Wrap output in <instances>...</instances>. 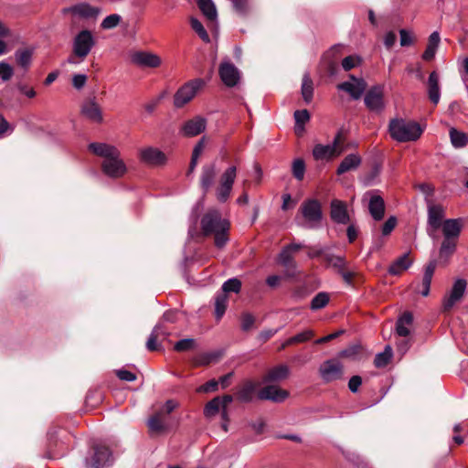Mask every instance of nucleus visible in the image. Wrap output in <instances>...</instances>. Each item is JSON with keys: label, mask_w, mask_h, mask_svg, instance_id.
<instances>
[{"label": "nucleus", "mask_w": 468, "mask_h": 468, "mask_svg": "<svg viewBox=\"0 0 468 468\" xmlns=\"http://www.w3.org/2000/svg\"><path fill=\"white\" fill-rule=\"evenodd\" d=\"M428 94L431 101L435 105L438 104L441 98V92L439 76L435 71H432L428 79Z\"/></svg>", "instance_id": "obj_28"}, {"label": "nucleus", "mask_w": 468, "mask_h": 468, "mask_svg": "<svg viewBox=\"0 0 468 468\" xmlns=\"http://www.w3.org/2000/svg\"><path fill=\"white\" fill-rule=\"evenodd\" d=\"M345 136L342 131H339L333 142L329 144H318L313 149V156L315 160H330L340 155L344 152Z\"/></svg>", "instance_id": "obj_7"}, {"label": "nucleus", "mask_w": 468, "mask_h": 468, "mask_svg": "<svg viewBox=\"0 0 468 468\" xmlns=\"http://www.w3.org/2000/svg\"><path fill=\"white\" fill-rule=\"evenodd\" d=\"M467 282L464 279L459 278L454 282L450 292L443 298L442 307L444 311L451 310L463 298Z\"/></svg>", "instance_id": "obj_15"}, {"label": "nucleus", "mask_w": 468, "mask_h": 468, "mask_svg": "<svg viewBox=\"0 0 468 468\" xmlns=\"http://www.w3.org/2000/svg\"><path fill=\"white\" fill-rule=\"evenodd\" d=\"M256 385L252 381H246L237 392V399L241 402H250L252 400Z\"/></svg>", "instance_id": "obj_34"}, {"label": "nucleus", "mask_w": 468, "mask_h": 468, "mask_svg": "<svg viewBox=\"0 0 468 468\" xmlns=\"http://www.w3.org/2000/svg\"><path fill=\"white\" fill-rule=\"evenodd\" d=\"M444 216L445 211L441 206H429L427 233L431 239H436L437 231L440 229H441L443 239L439 250V260L446 263L456 251L458 239L463 229V219H444Z\"/></svg>", "instance_id": "obj_1"}, {"label": "nucleus", "mask_w": 468, "mask_h": 468, "mask_svg": "<svg viewBox=\"0 0 468 468\" xmlns=\"http://www.w3.org/2000/svg\"><path fill=\"white\" fill-rule=\"evenodd\" d=\"M95 45L91 31L83 29L80 31L72 41V53L81 61L86 58Z\"/></svg>", "instance_id": "obj_9"}, {"label": "nucleus", "mask_w": 468, "mask_h": 468, "mask_svg": "<svg viewBox=\"0 0 468 468\" xmlns=\"http://www.w3.org/2000/svg\"><path fill=\"white\" fill-rule=\"evenodd\" d=\"M207 120L202 116H196L186 121L180 129V133L186 137H194L206 130Z\"/></svg>", "instance_id": "obj_20"}, {"label": "nucleus", "mask_w": 468, "mask_h": 468, "mask_svg": "<svg viewBox=\"0 0 468 468\" xmlns=\"http://www.w3.org/2000/svg\"><path fill=\"white\" fill-rule=\"evenodd\" d=\"M12 34L11 29L0 20V56L5 55L8 52V48L4 38L10 37Z\"/></svg>", "instance_id": "obj_46"}, {"label": "nucleus", "mask_w": 468, "mask_h": 468, "mask_svg": "<svg viewBox=\"0 0 468 468\" xmlns=\"http://www.w3.org/2000/svg\"><path fill=\"white\" fill-rule=\"evenodd\" d=\"M147 426L151 433L160 434L168 429L167 418L163 411H157L147 420Z\"/></svg>", "instance_id": "obj_23"}, {"label": "nucleus", "mask_w": 468, "mask_h": 468, "mask_svg": "<svg viewBox=\"0 0 468 468\" xmlns=\"http://www.w3.org/2000/svg\"><path fill=\"white\" fill-rule=\"evenodd\" d=\"M292 171L293 176L297 180H302L304 176V172H305V164H304L303 160L300 159V158L295 159L292 162Z\"/></svg>", "instance_id": "obj_51"}, {"label": "nucleus", "mask_w": 468, "mask_h": 468, "mask_svg": "<svg viewBox=\"0 0 468 468\" xmlns=\"http://www.w3.org/2000/svg\"><path fill=\"white\" fill-rule=\"evenodd\" d=\"M388 133L390 137L398 143L417 141L423 133L420 125L414 122L402 118H395L389 121Z\"/></svg>", "instance_id": "obj_4"}, {"label": "nucleus", "mask_w": 468, "mask_h": 468, "mask_svg": "<svg viewBox=\"0 0 468 468\" xmlns=\"http://www.w3.org/2000/svg\"><path fill=\"white\" fill-rule=\"evenodd\" d=\"M310 114L307 110H298L294 112L295 133L301 135L304 131V124L309 121Z\"/></svg>", "instance_id": "obj_38"}, {"label": "nucleus", "mask_w": 468, "mask_h": 468, "mask_svg": "<svg viewBox=\"0 0 468 468\" xmlns=\"http://www.w3.org/2000/svg\"><path fill=\"white\" fill-rule=\"evenodd\" d=\"M33 50L29 48L18 49L15 53L17 64L27 69L32 61Z\"/></svg>", "instance_id": "obj_39"}, {"label": "nucleus", "mask_w": 468, "mask_h": 468, "mask_svg": "<svg viewBox=\"0 0 468 468\" xmlns=\"http://www.w3.org/2000/svg\"><path fill=\"white\" fill-rule=\"evenodd\" d=\"M361 164V157L357 154L346 155L337 167V175H343L351 170L356 169Z\"/></svg>", "instance_id": "obj_27"}, {"label": "nucleus", "mask_w": 468, "mask_h": 468, "mask_svg": "<svg viewBox=\"0 0 468 468\" xmlns=\"http://www.w3.org/2000/svg\"><path fill=\"white\" fill-rule=\"evenodd\" d=\"M313 336L314 332L312 330H305L291 337V342H294L295 344L304 343L309 341Z\"/></svg>", "instance_id": "obj_55"}, {"label": "nucleus", "mask_w": 468, "mask_h": 468, "mask_svg": "<svg viewBox=\"0 0 468 468\" xmlns=\"http://www.w3.org/2000/svg\"><path fill=\"white\" fill-rule=\"evenodd\" d=\"M236 176L237 167L235 165L228 167L221 175L219 185L216 189V197L219 202L225 203L230 197Z\"/></svg>", "instance_id": "obj_10"}, {"label": "nucleus", "mask_w": 468, "mask_h": 468, "mask_svg": "<svg viewBox=\"0 0 468 468\" xmlns=\"http://www.w3.org/2000/svg\"><path fill=\"white\" fill-rule=\"evenodd\" d=\"M399 36H400V45L402 47L410 46L412 44V37L407 30L400 29Z\"/></svg>", "instance_id": "obj_64"}, {"label": "nucleus", "mask_w": 468, "mask_h": 468, "mask_svg": "<svg viewBox=\"0 0 468 468\" xmlns=\"http://www.w3.org/2000/svg\"><path fill=\"white\" fill-rule=\"evenodd\" d=\"M88 148L94 154L103 158L101 170L104 175L111 178H120L126 174V165L121 158L117 147L105 143H91Z\"/></svg>", "instance_id": "obj_2"}, {"label": "nucleus", "mask_w": 468, "mask_h": 468, "mask_svg": "<svg viewBox=\"0 0 468 468\" xmlns=\"http://www.w3.org/2000/svg\"><path fill=\"white\" fill-rule=\"evenodd\" d=\"M397 224V218L395 217H389L382 227V234L387 236L394 229Z\"/></svg>", "instance_id": "obj_59"}, {"label": "nucleus", "mask_w": 468, "mask_h": 468, "mask_svg": "<svg viewBox=\"0 0 468 468\" xmlns=\"http://www.w3.org/2000/svg\"><path fill=\"white\" fill-rule=\"evenodd\" d=\"M228 305V295L224 292H220L217 294L215 298V314L218 320H219L223 314H225V311L227 309Z\"/></svg>", "instance_id": "obj_43"}, {"label": "nucleus", "mask_w": 468, "mask_h": 468, "mask_svg": "<svg viewBox=\"0 0 468 468\" xmlns=\"http://www.w3.org/2000/svg\"><path fill=\"white\" fill-rule=\"evenodd\" d=\"M198 7L202 14L209 20L215 21L218 17L217 8L212 0H198Z\"/></svg>", "instance_id": "obj_36"}, {"label": "nucleus", "mask_w": 468, "mask_h": 468, "mask_svg": "<svg viewBox=\"0 0 468 468\" xmlns=\"http://www.w3.org/2000/svg\"><path fill=\"white\" fill-rule=\"evenodd\" d=\"M321 378L325 382H331L342 378L343 365L337 359H328L319 367Z\"/></svg>", "instance_id": "obj_16"}, {"label": "nucleus", "mask_w": 468, "mask_h": 468, "mask_svg": "<svg viewBox=\"0 0 468 468\" xmlns=\"http://www.w3.org/2000/svg\"><path fill=\"white\" fill-rule=\"evenodd\" d=\"M324 261L326 262L327 267L335 269L337 272L342 271V269L348 264L344 257L331 252H325L324 254Z\"/></svg>", "instance_id": "obj_35"}, {"label": "nucleus", "mask_w": 468, "mask_h": 468, "mask_svg": "<svg viewBox=\"0 0 468 468\" xmlns=\"http://www.w3.org/2000/svg\"><path fill=\"white\" fill-rule=\"evenodd\" d=\"M329 300L330 297L327 292H320L311 301L310 307L314 311L320 310L328 304Z\"/></svg>", "instance_id": "obj_45"}, {"label": "nucleus", "mask_w": 468, "mask_h": 468, "mask_svg": "<svg viewBox=\"0 0 468 468\" xmlns=\"http://www.w3.org/2000/svg\"><path fill=\"white\" fill-rule=\"evenodd\" d=\"M87 75L85 74H75L72 77V85L76 90H81L87 82Z\"/></svg>", "instance_id": "obj_56"}, {"label": "nucleus", "mask_w": 468, "mask_h": 468, "mask_svg": "<svg viewBox=\"0 0 468 468\" xmlns=\"http://www.w3.org/2000/svg\"><path fill=\"white\" fill-rule=\"evenodd\" d=\"M364 102L370 112H381L385 109L383 87L377 85L370 88L365 95Z\"/></svg>", "instance_id": "obj_13"}, {"label": "nucleus", "mask_w": 468, "mask_h": 468, "mask_svg": "<svg viewBox=\"0 0 468 468\" xmlns=\"http://www.w3.org/2000/svg\"><path fill=\"white\" fill-rule=\"evenodd\" d=\"M289 397V392L275 385H267L262 388L259 393L258 398L261 400H271L276 403L284 401Z\"/></svg>", "instance_id": "obj_21"}, {"label": "nucleus", "mask_w": 468, "mask_h": 468, "mask_svg": "<svg viewBox=\"0 0 468 468\" xmlns=\"http://www.w3.org/2000/svg\"><path fill=\"white\" fill-rule=\"evenodd\" d=\"M337 89L347 92L352 99L358 100L365 92L367 83L363 79L350 75V80L338 84Z\"/></svg>", "instance_id": "obj_19"}, {"label": "nucleus", "mask_w": 468, "mask_h": 468, "mask_svg": "<svg viewBox=\"0 0 468 468\" xmlns=\"http://www.w3.org/2000/svg\"><path fill=\"white\" fill-rule=\"evenodd\" d=\"M69 11L75 16L84 18L96 16L99 14V10L97 8L92 7L90 5L87 3L75 5L69 7Z\"/></svg>", "instance_id": "obj_33"}, {"label": "nucleus", "mask_w": 468, "mask_h": 468, "mask_svg": "<svg viewBox=\"0 0 468 468\" xmlns=\"http://www.w3.org/2000/svg\"><path fill=\"white\" fill-rule=\"evenodd\" d=\"M290 369L287 365L282 364L271 367L262 378L263 383H271L282 381L289 376Z\"/></svg>", "instance_id": "obj_24"}, {"label": "nucleus", "mask_w": 468, "mask_h": 468, "mask_svg": "<svg viewBox=\"0 0 468 468\" xmlns=\"http://www.w3.org/2000/svg\"><path fill=\"white\" fill-rule=\"evenodd\" d=\"M337 273H339L344 281V282L350 287H354V279L357 275V271L354 269H349L348 265L346 267H344L342 271H339Z\"/></svg>", "instance_id": "obj_48"}, {"label": "nucleus", "mask_w": 468, "mask_h": 468, "mask_svg": "<svg viewBox=\"0 0 468 468\" xmlns=\"http://www.w3.org/2000/svg\"><path fill=\"white\" fill-rule=\"evenodd\" d=\"M393 356V351L390 346H386L383 352H380L376 355L374 359V365L376 367L381 368L385 367L389 361L391 360Z\"/></svg>", "instance_id": "obj_40"}, {"label": "nucleus", "mask_w": 468, "mask_h": 468, "mask_svg": "<svg viewBox=\"0 0 468 468\" xmlns=\"http://www.w3.org/2000/svg\"><path fill=\"white\" fill-rule=\"evenodd\" d=\"M218 74L222 82L228 87L236 86L240 79V72L229 58L224 59L218 68Z\"/></svg>", "instance_id": "obj_14"}, {"label": "nucleus", "mask_w": 468, "mask_h": 468, "mask_svg": "<svg viewBox=\"0 0 468 468\" xmlns=\"http://www.w3.org/2000/svg\"><path fill=\"white\" fill-rule=\"evenodd\" d=\"M254 321L255 319L252 314L248 313L243 314L241 316V329L243 331L250 330L252 327Z\"/></svg>", "instance_id": "obj_57"}, {"label": "nucleus", "mask_w": 468, "mask_h": 468, "mask_svg": "<svg viewBox=\"0 0 468 468\" xmlns=\"http://www.w3.org/2000/svg\"><path fill=\"white\" fill-rule=\"evenodd\" d=\"M177 407L178 403L176 400L168 399L158 411H163V415H165L167 418V416Z\"/></svg>", "instance_id": "obj_58"}, {"label": "nucleus", "mask_w": 468, "mask_h": 468, "mask_svg": "<svg viewBox=\"0 0 468 468\" xmlns=\"http://www.w3.org/2000/svg\"><path fill=\"white\" fill-rule=\"evenodd\" d=\"M122 20V17L118 14H112L107 16L101 23V27L103 29H112L116 27Z\"/></svg>", "instance_id": "obj_50"}, {"label": "nucleus", "mask_w": 468, "mask_h": 468, "mask_svg": "<svg viewBox=\"0 0 468 468\" xmlns=\"http://www.w3.org/2000/svg\"><path fill=\"white\" fill-rule=\"evenodd\" d=\"M358 61H359L358 58H356L353 56H348L343 59L342 67L345 70L347 71V70H350L353 68H355L357 65Z\"/></svg>", "instance_id": "obj_60"}, {"label": "nucleus", "mask_w": 468, "mask_h": 468, "mask_svg": "<svg viewBox=\"0 0 468 468\" xmlns=\"http://www.w3.org/2000/svg\"><path fill=\"white\" fill-rule=\"evenodd\" d=\"M233 8L239 15H246L250 10L249 0H231Z\"/></svg>", "instance_id": "obj_54"}, {"label": "nucleus", "mask_w": 468, "mask_h": 468, "mask_svg": "<svg viewBox=\"0 0 468 468\" xmlns=\"http://www.w3.org/2000/svg\"><path fill=\"white\" fill-rule=\"evenodd\" d=\"M303 247L301 243H290L284 246L277 256V262L285 269L284 276L293 277L297 268L294 254Z\"/></svg>", "instance_id": "obj_8"}, {"label": "nucleus", "mask_w": 468, "mask_h": 468, "mask_svg": "<svg viewBox=\"0 0 468 468\" xmlns=\"http://www.w3.org/2000/svg\"><path fill=\"white\" fill-rule=\"evenodd\" d=\"M14 75V69L5 61L0 62V79L8 81Z\"/></svg>", "instance_id": "obj_53"}, {"label": "nucleus", "mask_w": 468, "mask_h": 468, "mask_svg": "<svg viewBox=\"0 0 468 468\" xmlns=\"http://www.w3.org/2000/svg\"><path fill=\"white\" fill-rule=\"evenodd\" d=\"M116 375L120 379L128 382H133L136 379V375L126 369L117 370Z\"/></svg>", "instance_id": "obj_61"}, {"label": "nucleus", "mask_w": 468, "mask_h": 468, "mask_svg": "<svg viewBox=\"0 0 468 468\" xmlns=\"http://www.w3.org/2000/svg\"><path fill=\"white\" fill-rule=\"evenodd\" d=\"M301 222L298 224L305 229H315L321 227L323 212L321 204L316 199L303 201L300 207Z\"/></svg>", "instance_id": "obj_5"}, {"label": "nucleus", "mask_w": 468, "mask_h": 468, "mask_svg": "<svg viewBox=\"0 0 468 468\" xmlns=\"http://www.w3.org/2000/svg\"><path fill=\"white\" fill-rule=\"evenodd\" d=\"M190 25H191V27L192 29L198 35V37L206 43H209L210 42V37L207 34V32L206 31L205 27H203V25L201 24V22L196 18V17H191L190 18Z\"/></svg>", "instance_id": "obj_47"}, {"label": "nucleus", "mask_w": 468, "mask_h": 468, "mask_svg": "<svg viewBox=\"0 0 468 468\" xmlns=\"http://www.w3.org/2000/svg\"><path fill=\"white\" fill-rule=\"evenodd\" d=\"M450 139L454 148L464 147L468 144V134L455 128L450 129Z\"/></svg>", "instance_id": "obj_37"}, {"label": "nucleus", "mask_w": 468, "mask_h": 468, "mask_svg": "<svg viewBox=\"0 0 468 468\" xmlns=\"http://www.w3.org/2000/svg\"><path fill=\"white\" fill-rule=\"evenodd\" d=\"M138 156L142 163L149 166H163L167 162L165 154L154 146L141 148Z\"/></svg>", "instance_id": "obj_11"}, {"label": "nucleus", "mask_w": 468, "mask_h": 468, "mask_svg": "<svg viewBox=\"0 0 468 468\" xmlns=\"http://www.w3.org/2000/svg\"><path fill=\"white\" fill-rule=\"evenodd\" d=\"M218 387V380L211 379V380L207 381V383H205L204 385L200 386L197 388V391L198 392H212V391H216Z\"/></svg>", "instance_id": "obj_62"}, {"label": "nucleus", "mask_w": 468, "mask_h": 468, "mask_svg": "<svg viewBox=\"0 0 468 468\" xmlns=\"http://www.w3.org/2000/svg\"><path fill=\"white\" fill-rule=\"evenodd\" d=\"M113 462L112 454L106 446L98 445L94 447V453L90 459L86 460V468H103L111 465Z\"/></svg>", "instance_id": "obj_12"}, {"label": "nucleus", "mask_w": 468, "mask_h": 468, "mask_svg": "<svg viewBox=\"0 0 468 468\" xmlns=\"http://www.w3.org/2000/svg\"><path fill=\"white\" fill-rule=\"evenodd\" d=\"M196 347V341L193 338H185L176 343L174 348L178 352L191 350Z\"/></svg>", "instance_id": "obj_52"}, {"label": "nucleus", "mask_w": 468, "mask_h": 468, "mask_svg": "<svg viewBox=\"0 0 468 468\" xmlns=\"http://www.w3.org/2000/svg\"><path fill=\"white\" fill-rule=\"evenodd\" d=\"M162 329V324H158L154 326L152 333L150 334L147 342H146V348L149 351H155L160 348V345L158 344V341L160 340V331Z\"/></svg>", "instance_id": "obj_42"}, {"label": "nucleus", "mask_w": 468, "mask_h": 468, "mask_svg": "<svg viewBox=\"0 0 468 468\" xmlns=\"http://www.w3.org/2000/svg\"><path fill=\"white\" fill-rule=\"evenodd\" d=\"M413 322V316L410 313H404L397 321L396 332L399 336L407 337L410 334V326Z\"/></svg>", "instance_id": "obj_31"}, {"label": "nucleus", "mask_w": 468, "mask_h": 468, "mask_svg": "<svg viewBox=\"0 0 468 468\" xmlns=\"http://www.w3.org/2000/svg\"><path fill=\"white\" fill-rule=\"evenodd\" d=\"M222 401L220 397H216L210 401H208L204 409V414L206 417H213L218 414L222 409Z\"/></svg>", "instance_id": "obj_44"}, {"label": "nucleus", "mask_w": 468, "mask_h": 468, "mask_svg": "<svg viewBox=\"0 0 468 468\" xmlns=\"http://www.w3.org/2000/svg\"><path fill=\"white\" fill-rule=\"evenodd\" d=\"M330 217L337 224H347L350 218L346 204L339 199H333L330 203Z\"/></svg>", "instance_id": "obj_22"}, {"label": "nucleus", "mask_w": 468, "mask_h": 468, "mask_svg": "<svg viewBox=\"0 0 468 468\" xmlns=\"http://www.w3.org/2000/svg\"><path fill=\"white\" fill-rule=\"evenodd\" d=\"M441 41L440 34L438 31L432 32L429 37V41L425 51L422 54L424 60H431L435 57L437 48Z\"/></svg>", "instance_id": "obj_32"}, {"label": "nucleus", "mask_w": 468, "mask_h": 468, "mask_svg": "<svg viewBox=\"0 0 468 468\" xmlns=\"http://www.w3.org/2000/svg\"><path fill=\"white\" fill-rule=\"evenodd\" d=\"M411 264L412 261L410 259L409 253H404L394 261V262L389 266L388 271L391 275H399L408 270Z\"/></svg>", "instance_id": "obj_29"}, {"label": "nucleus", "mask_w": 468, "mask_h": 468, "mask_svg": "<svg viewBox=\"0 0 468 468\" xmlns=\"http://www.w3.org/2000/svg\"><path fill=\"white\" fill-rule=\"evenodd\" d=\"M216 174L217 170L215 163L205 165L202 167V173L200 176V186L205 193L207 192L209 188L212 186L216 177Z\"/></svg>", "instance_id": "obj_25"}, {"label": "nucleus", "mask_w": 468, "mask_h": 468, "mask_svg": "<svg viewBox=\"0 0 468 468\" xmlns=\"http://www.w3.org/2000/svg\"><path fill=\"white\" fill-rule=\"evenodd\" d=\"M362 384V378L359 376H353L348 382V388L351 392L356 393L360 385Z\"/></svg>", "instance_id": "obj_63"}, {"label": "nucleus", "mask_w": 468, "mask_h": 468, "mask_svg": "<svg viewBox=\"0 0 468 468\" xmlns=\"http://www.w3.org/2000/svg\"><path fill=\"white\" fill-rule=\"evenodd\" d=\"M368 209L370 215L375 220H381L385 213V203L383 198L378 195H372L369 199Z\"/></svg>", "instance_id": "obj_26"}, {"label": "nucleus", "mask_w": 468, "mask_h": 468, "mask_svg": "<svg viewBox=\"0 0 468 468\" xmlns=\"http://www.w3.org/2000/svg\"><path fill=\"white\" fill-rule=\"evenodd\" d=\"M241 288V282L237 278H231L226 281L222 285V292L225 294L228 292H239Z\"/></svg>", "instance_id": "obj_49"}, {"label": "nucleus", "mask_w": 468, "mask_h": 468, "mask_svg": "<svg viewBox=\"0 0 468 468\" xmlns=\"http://www.w3.org/2000/svg\"><path fill=\"white\" fill-rule=\"evenodd\" d=\"M131 61L141 68L155 69L161 66V58L153 52L149 51H135L131 55Z\"/></svg>", "instance_id": "obj_17"}, {"label": "nucleus", "mask_w": 468, "mask_h": 468, "mask_svg": "<svg viewBox=\"0 0 468 468\" xmlns=\"http://www.w3.org/2000/svg\"><path fill=\"white\" fill-rule=\"evenodd\" d=\"M201 229L205 236L213 235L215 245L223 248L229 241V221L223 218L219 210L208 209L201 218Z\"/></svg>", "instance_id": "obj_3"}, {"label": "nucleus", "mask_w": 468, "mask_h": 468, "mask_svg": "<svg viewBox=\"0 0 468 468\" xmlns=\"http://www.w3.org/2000/svg\"><path fill=\"white\" fill-rule=\"evenodd\" d=\"M81 115L94 123H101L103 121L102 110L95 98L86 100L80 107Z\"/></svg>", "instance_id": "obj_18"}, {"label": "nucleus", "mask_w": 468, "mask_h": 468, "mask_svg": "<svg viewBox=\"0 0 468 468\" xmlns=\"http://www.w3.org/2000/svg\"><path fill=\"white\" fill-rule=\"evenodd\" d=\"M206 86L204 79L196 78L183 84L174 95V106L182 108Z\"/></svg>", "instance_id": "obj_6"}, {"label": "nucleus", "mask_w": 468, "mask_h": 468, "mask_svg": "<svg viewBox=\"0 0 468 468\" xmlns=\"http://www.w3.org/2000/svg\"><path fill=\"white\" fill-rule=\"evenodd\" d=\"M435 269H436V261H430L425 268L423 278H422V283H421L422 289L420 291V293L424 297L428 296L430 293L431 283V280H432Z\"/></svg>", "instance_id": "obj_30"}, {"label": "nucleus", "mask_w": 468, "mask_h": 468, "mask_svg": "<svg viewBox=\"0 0 468 468\" xmlns=\"http://www.w3.org/2000/svg\"><path fill=\"white\" fill-rule=\"evenodd\" d=\"M314 95L313 80H311L308 73H305L303 77L302 82V96L306 103L312 101Z\"/></svg>", "instance_id": "obj_41"}]
</instances>
